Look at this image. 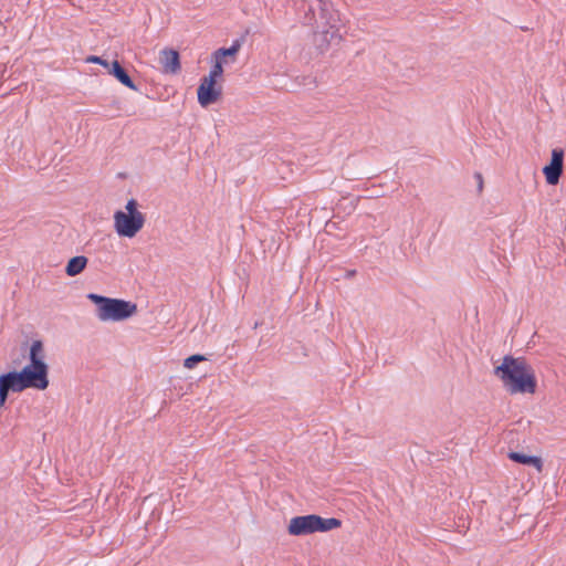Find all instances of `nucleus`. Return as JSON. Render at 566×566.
<instances>
[{
    "label": "nucleus",
    "mask_w": 566,
    "mask_h": 566,
    "mask_svg": "<svg viewBox=\"0 0 566 566\" xmlns=\"http://www.w3.org/2000/svg\"><path fill=\"white\" fill-rule=\"evenodd\" d=\"M29 359L20 371L0 375V407L6 403L10 390L21 392L28 388L45 390L49 387V366L41 340L31 344Z\"/></svg>",
    "instance_id": "1"
},
{
    "label": "nucleus",
    "mask_w": 566,
    "mask_h": 566,
    "mask_svg": "<svg viewBox=\"0 0 566 566\" xmlns=\"http://www.w3.org/2000/svg\"><path fill=\"white\" fill-rule=\"evenodd\" d=\"M298 13L304 24L314 28L313 41L321 52L340 40L339 14L328 1L301 0Z\"/></svg>",
    "instance_id": "2"
},
{
    "label": "nucleus",
    "mask_w": 566,
    "mask_h": 566,
    "mask_svg": "<svg viewBox=\"0 0 566 566\" xmlns=\"http://www.w3.org/2000/svg\"><path fill=\"white\" fill-rule=\"evenodd\" d=\"M494 375L502 381L511 395H533L537 388V379L533 367L522 357L504 356L502 363L494 368Z\"/></svg>",
    "instance_id": "3"
},
{
    "label": "nucleus",
    "mask_w": 566,
    "mask_h": 566,
    "mask_svg": "<svg viewBox=\"0 0 566 566\" xmlns=\"http://www.w3.org/2000/svg\"><path fill=\"white\" fill-rule=\"evenodd\" d=\"M87 298L97 305V317L102 322L124 321L137 313V305L133 302L105 297L90 293Z\"/></svg>",
    "instance_id": "4"
},
{
    "label": "nucleus",
    "mask_w": 566,
    "mask_h": 566,
    "mask_svg": "<svg viewBox=\"0 0 566 566\" xmlns=\"http://www.w3.org/2000/svg\"><path fill=\"white\" fill-rule=\"evenodd\" d=\"M340 526L342 521L338 518H325L316 514H310L292 517L287 525V533L292 536H305L317 532H329Z\"/></svg>",
    "instance_id": "5"
},
{
    "label": "nucleus",
    "mask_w": 566,
    "mask_h": 566,
    "mask_svg": "<svg viewBox=\"0 0 566 566\" xmlns=\"http://www.w3.org/2000/svg\"><path fill=\"white\" fill-rule=\"evenodd\" d=\"M145 214L138 210L135 199L127 201L125 210L114 213V229L119 237L134 238L145 224Z\"/></svg>",
    "instance_id": "6"
},
{
    "label": "nucleus",
    "mask_w": 566,
    "mask_h": 566,
    "mask_svg": "<svg viewBox=\"0 0 566 566\" xmlns=\"http://www.w3.org/2000/svg\"><path fill=\"white\" fill-rule=\"evenodd\" d=\"M563 167L564 151L560 148H555L552 150L551 163L543 168V174L548 185L555 186L558 184L563 174Z\"/></svg>",
    "instance_id": "7"
},
{
    "label": "nucleus",
    "mask_w": 566,
    "mask_h": 566,
    "mask_svg": "<svg viewBox=\"0 0 566 566\" xmlns=\"http://www.w3.org/2000/svg\"><path fill=\"white\" fill-rule=\"evenodd\" d=\"M198 102L202 105H209L218 102L220 90L216 87V83L206 77L202 78L198 91Z\"/></svg>",
    "instance_id": "8"
},
{
    "label": "nucleus",
    "mask_w": 566,
    "mask_h": 566,
    "mask_svg": "<svg viewBox=\"0 0 566 566\" xmlns=\"http://www.w3.org/2000/svg\"><path fill=\"white\" fill-rule=\"evenodd\" d=\"M159 62L167 73H176L180 70L179 54L172 49H164L159 53Z\"/></svg>",
    "instance_id": "9"
},
{
    "label": "nucleus",
    "mask_w": 566,
    "mask_h": 566,
    "mask_svg": "<svg viewBox=\"0 0 566 566\" xmlns=\"http://www.w3.org/2000/svg\"><path fill=\"white\" fill-rule=\"evenodd\" d=\"M509 459L525 465L534 467L538 472L543 470V461L539 457L527 455L521 452L512 451L509 453Z\"/></svg>",
    "instance_id": "10"
},
{
    "label": "nucleus",
    "mask_w": 566,
    "mask_h": 566,
    "mask_svg": "<svg viewBox=\"0 0 566 566\" xmlns=\"http://www.w3.org/2000/svg\"><path fill=\"white\" fill-rule=\"evenodd\" d=\"M87 258L84 255H77L69 260L65 272L69 276H75L84 271L87 265Z\"/></svg>",
    "instance_id": "11"
},
{
    "label": "nucleus",
    "mask_w": 566,
    "mask_h": 566,
    "mask_svg": "<svg viewBox=\"0 0 566 566\" xmlns=\"http://www.w3.org/2000/svg\"><path fill=\"white\" fill-rule=\"evenodd\" d=\"M109 74L114 75L123 85L135 90V85L127 74V72L120 66L118 61H113L111 63Z\"/></svg>",
    "instance_id": "12"
},
{
    "label": "nucleus",
    "mask_w": 566,
    "mask_h": 566,
    "mask_svg": "<svg viewBox=\"0 0 566 566\" xmlns=\"http://www.w3.org/2000/svg\"><path fill=\"white\" fill-rule=\"evenodd\" d=\"M240 49V44L239 43H234L232 44L230 48H222V49H219L214 52L213 56L214 59H219L222 61V57L224 56H234L238 51Z\"/></svg>",
    "instance_id": "13"
},
{
    "label": "nucleus",
    "mask_w": 566,
    "mask_h": 566,
    "mask_svg": "<svg viewBox=\"0 0 566 566\" xmlns=\"http://www.w3.org/2000/svg\"><path fill=\"white\" fill-rule=\"evenodd\" d=\"M223 69H222V61L219 59H214V64L211 67L209 75L205 76L208 80H211L216 83L217 78L222 75Z\"/></svg>",
    "instance_id": "14"
},
{
    "label": "nucleus",
    "mask_w": 566,
    "mask_h": 566,
    "mask_svg": "<svg viewBox=\"0 0 566 566\" xmlns=\"http://www.w3.org/2000/svg\"><path fill=\"white\" fill-rule=\"evenodd\" d=\"M207 358L203 355L196 354L192 356H189L184 360V366L187 369H192L198 363L205 361Z\"/></svg>",
    "instance_id": "15"
},
{
    "label": "nucleus",
    "mask_w": 566,
    "mask_h": 566,
    "mask_svg": "<svg viewBox=\"0 0 566 566\" xmlns=\"http://www.w3.org/2000/svg\"><path fill=\"white\" fill-rule=\"evenodd\" d=\"M475 178L478 180V189L481 192L483 190V177L481 174H475Z\"/></svg>",
    "instance_id": "16"
},
{
    "label": "nucleus",
    "mask_w": 566,
    "mask_h": 566,
    "mask_svg": "<svg viewBox=\"0 0 566 566\" xmlns=\"http://www.w3.org/2000/svg\"><path fill=\"white\" fill-rule=\"evenodd\" d=\"M87 62H92V63H102V57L99 56H95V55H92V56H88L86 59Z\"/></svg>",
    "instance_id": "17"
},
{
    "label": "nucleus",
    "mask_w": 566,
    "mask_h": 566,
    "mask_svg": "<svg viewBox=\"0 0 566 566\" xmlns=\"http://www.w3.org/2000/svg\"><path fill=\"white\" fill-rule=\"evenodd\" d=\"M101 65L105 66L106 69H111V63H108L106 60H103L102 59V63H99Z\"/></svg>",
    "instance_id": "18"
}]
</instances>
